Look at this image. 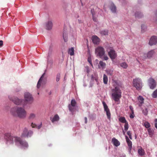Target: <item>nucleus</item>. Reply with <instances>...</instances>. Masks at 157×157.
Instances as JSON below:
<instances>
[{
    "instance_id": "51",
    "label": "nucleus",
    "mask_w": 157,
    "mask_h": 157,
    "mask_svg": "<svg viewBox=\"0 0 157 157\" xmlns=\"http://www.w3.org/2000/svg\"><path fill=\"white\" fill-rule=\"evenodd\" d=\"M93 19L94 21H95V22L97 21L96 18V17H94V16H93Z\"/></svg>"
},
{
    "instance_id": "37",
    "label": "nucleus",
    "mask_w": 157,
    "mask_h": 157,
    "mask_svg": "<svg viewBox=\"0 0 157 157\" xmlns=\"http://www.w3.org/2000/svg\"><path fill=\"white\" fill-rule=\"evenodd\" d=\"M124 130L125 131H127L128 130V122L125 123L124 125Z\"/></svg>"
},
{
    "instance_id": "49",
    "label": "nucleus",
    "mask_w": 157,
    "mask_h": 157,
    "mask_svg": "<svg viewBox=\"0 0 157 157\" xmlns=\"http://www.w3.org/2000/svg\"><path fill=\"white\" fill-rule=\"evenodd\" d=\"M3 45V42L2 40H0V47H2Z\"/></svg>"
},
{
    "instance_id": "46",
    "label": "nucleus",
    "mask_w": 157,
    "mask_h": 157,
    "mask_svg": "<svg viewBox=\"0 0 157 157\" xmlns=\"http://www.w3.org/2000/svg\"><path fill=\"white\" fill-rule=\"evenodd\" d=\"M155 127L157 129V119H155Z\"/></svg>"
},
{
    "instance_id": "47",
    "label": "nucleus",
    "mask_w": 157,
    "mask_h": 157,
    "mask_svg": "<svg viewBox=\"0 0 157 157\" xmlns=\"http://www.w3.org/2000/svg\"><path fill=\"white\" fill-rule=\"evenodd\" d=\"M134 112L133 113H132L130 115L129 117L131 118H133L134 117Z\"/></svg>"
},
{
    "instance_id": "28",
    "label": "nucleus",
    "mask_w": 157,
    "mask_h": 157,
    "mask_svg": "<svg viewBox=\"0 0 157 157\" xmlns=\"http://www.w3.org/2000/svg\"><path fill=\"white\" fill-rule=\"evenodd\" d=\"M75 106H71V105H68V107L69 108V109L70 111L71 112L72 114V115H74V112L75 109L74 107Z\"/></svg>"
},
{
    "instance_id": "53",
    "label": "nucleus",
    "mask_w": 157,
    "mask_h": 157,
    "mask_svg": "<svg viewBox=\"0 0 157 157\" xmlns=\"http://www.w3.org/2000/svg\"><path fill=\"white\" fill-rule=\"evenodd\" d=\"M84 119L85 120V123L86 124L87 123V118L86 117H85L84 118Z\"/></svg>"
},
{
    "instance_id": "22",
    "label": "nucleus",
    "mask_w": 157,
    "mask_h": 157,
    "mask_svg": "<svg viewBox=\"0 0 157 157\" xmlns=\"http://www.w3.org/2000/svg\"><path fill=\"white\" fill-rule=\"evenodd\" d=\"M68 53L71 56H72L74 54V48H70L68 51Z\"/></svg>"
},
{
    "instance_id": "43",
    "label": "nucleus",
    "mask_w": 157,
    "mask_h": 157,
    "mask_svg": "<svg viewBox=\"0 0 157 157\" xmlns=\"http://www.w3.org/2000/svg\"><path fill=\"white\" fill-rule=\"evenodd\" d=\"M88 61L90 63V64L92 66V64L91 62V59L90 57H88L87 59Z\"/></svg>"
},
{
    "instance_id": "12",
    "label": "nucleus",
    "mask_w": 157,
    "mask_h": 157,
    "mask_svg": "<svg viewBox=\"0 0 157 157\" xmlns=\"http://www.w3.org/2000/svg\"><path fill=\"white\" fill-rule=\"evenodd\" d=\"M125 139L126 142L127 143L128 146L129 147L128 150L130 152L132 149V144L131 141L129 139L128 137L127 136H125Z\"/></svg>"
},
{
    "instance_id": "7",
    "label": "nucleus",
    "mask_w": 157,
    "mask_h": 157,
    "mask_svg": "<svg viewBox=\"0 0 157 157\" xmlns=\"http://www.w3.org/2000/svg\"><path fill=\"white\" fill-rule=\"evenodd\" d=\"M33 132L31 130H28L26 128H25L23 130L21 134L22 137H31L33 135Z\"/></svg>"
},
{
    "instance_id": "13",
    "label": "nucleus",
    "mask_w": 157,
    "mask_h": 157,
    "mask_svg": "<svg viewBox=\"0 0 157 157\" xmlns=\"http://www.w3.org/2000/svg\"><path fill=\"white\" fill-rule=\"evenodd\" d=\"M92 41L94 44H98L100 41V39L97 36H94L92 37Z\"/></svg>"
},
{
    "instance_id": "35",
    "label": "nucleus",
    "mask_w": 157,
    "mask_h": 157,
    "mask_svg": "<svg viewBox=\"0 0 157 157\" xmlns=\"http://www.w3.org/2000/svg\"><path fill=\"white\" fill-rule=\"evenodd\" d=\"M35 114L33 113H31L30 114L29 117V118L30 119H33L35 118Z\"/></svg>"
},
{
    "instance_id": "55",
    "label": "nucleus",
    "mask_w": 157,
    "mask_h": 157,
    "mask_svg": "<svg viewBox=\"0 0 157 157\" xmlns=\"http://www.w3.org/2000/svg\"><path fill=\"white\" fill-rule=\"evenodd\" d=\"M40 128V127H38V128Z\"/></svg>"
},
{
    "instance_id": "6",
    "label": "nucleus",
    "mask_w": 157,
    "mask_h": 157,
    "mask_svg": "<svg viewBox=\"0 0 157 157\" xmlns=\"http://www.w3.org/2000/svg\"><path fill=\"white\" fill-rule=\"evenodd\" d=\"M105 53L104 48L102 47L99 46L95 49V54L97 56L101 58L104 55Z\"/></svg>"
},
{
    "instance_id": "48",
    "label": "nucleus",
    "mask_w": 157,
    "mask_h": 157,
    "mask_svg": "<svg viewBox=\"0 0 157 157\" xmlns=\"http://www.w3.org/2000/svg\"><path fill=\"white\" fill-rule=\"evenodd\" d=\"M146 26H145L144 25H141V29H146Z\"/></svg>"
},
{
    "instance_id": "16",
    "label": "nucleus",
    "mask_w": 157,
    "mask_h": 157,
    "mask_svg": "<svg viewBox=\"0 0 157 157\" xmlns=\"http://www.w3.org/2000/svg\"><path fill=\"white\" fill-rule=\"evenodd\" d=\"M112 141L113 145L116 147H117L120 145V142L115 138H112Z\"/></svg>"
},
{
    "instance_id": "44",
    "label": "nucleus",
    "mask_w": 157,
    "mask_h": 157,
    "mask_svg": "<svg viewBox=\"0 0 157 157\" xmlns=\"http://www.w3.org/2000/svg\"><path fill=\"white\" fill-rule=\"evenodd\" d=\"M129 108L130 109V110L131 111L132 113H134V110H133V107H132V106L131 105H130L129 106Z\"/></svg>"
},
{
    "instance_id": "17",
    "label": "nucleus",
    "mask_w": 157,
    "mask_h": 157,
    "mask_svg": "<svg viewBox=\"0 0 157 157\" xmlns=\"http://www.w3.org/2000/svg\"><path fill=\"white\" fill-rule=\"evenodd\" d=\"M59 119V117L58 114H56L53 118H51L50 120L52 123L58 121Z\"/></svg>"
},
{
    "instance_id": "25",
    "label": "nucleus",
    "mask_w": 157,
    "mask_h": 157,
    "mask_svg": "<svg viewBox=\"0 0 157 157\" xmlns=\"http://www.w3.org/2000/svg\"><path fill=\"white\" fill-rule=\"evenodd\" d=\"M101 35H108V30H104L100 31V32Z\"/></svg>"
},
{
    "instance_id": "42",
    "label": "nucleus",
    "mask_w": 157,
    "mask_h": 157,
    "mask_svg": "<svg viewBox=\"0 0 157 157\" xmlns=\"http://www.w3.org/2000/svg\"><path fill=\"white\" fill-rule=\"evenodd\" d=\"M60 78V74H58L56 76V81L58 82Z\"/></svg>"
},
{
    "instance_id": "33",
    "label": "nucleus",
    "mask_w": 157,
    "mask_h": 157,
    "mask_svg": "<svg viewBox=\"0 0 157 157\" xmlns=\"http://www.w3.org/2000/svg\"><path fill=\"white\" fill-rule=\"evenodd\" d=\"M120 66L124 68H126L128 67L127 64L125 62L121 63L120 64Z\"/></svg>"
},
{
    "instance_id": "26",
    "label": "nucleus",
    "mask_w": 157,
    "mask_h": 157,
    "mask_svg": "<svg viewBox=\"0 0 157 157\" xmlns=\"http://www.w3.org/2000/svg\"><path fill=\"white\" fill-rule=\"evenodd\" d=\"M105 71L108 75L112 76L113 75V71L112 69H108L106 70Z\"/></svg>"
},
{
    "instance_id": "39",
    "label": "nucleus",
    "mask_w": 157,
    "mask_h": 157,
    "mask_svg": "<svg viewBox=\"0 0 157 157\" xmlns=\"http://www.w3.org/2000/svg\"><path fill=\"white\" fill-rule=\"evenodd\" d=\"M106 112V115L107 117V118L109 119H110L111 118V113L110 112V111H107Z\"/></svg>"
},
{
    "instance_id": "15",
    "label": "nucleus",
    "mask_w": 157,
    "mask_h": 157,
    "mask_svg": "<svg viewBox=\"0 0 157 157\" xmlns=\"http://www.w3.org/2000/svg\"><path fill=\"white\" fill-rule=\"evenodd\" d=\"M52 23L51 21H48L46 23V28L48 30H50L52 29Z\"/></svg>"
},
{
    "instance_id": "32",
    "label": "nucleus",
    "mask_w": 157,
    "mask_h": 157,
    "mask_svg": "<svg viewBox=\"0 0 157 157\" xmlns=\"http://www.w3.org/2000/svg\"><path fill=\"white\" fill-rule=\"evenodd\" d=\"M76 104V102L74 99H72L71 101V103L70 104H69L68 105H71L75 106Z\"/></svg>"
},
{
    "instance_id": "54",
    "label": "nucleus",
    "mask_w": 157,
    "mask_h": 157,
    "mask_svg": "<svg viewBox=\"0 0 157 157\" xmlns=\"http://www.w3.org/2000/svg\"><path fill=\"white\" fill-rule=\"evenodd\" d=\"M51 94V92H49V95H50V94Z\"/></svg>"
},
{
    "instance_id": "38",
    "label": "nucleus",
    "mask_w": 157,
    "mask_h": 157,
    "mask_svg": "<svg viewBox=\"0 0 157 157\" xmlns=\"http://www.w3.org/2000/svg\"><path fill=\"white\" fill-rule=\"evenodd\" d=\"M152 97L154 98L157 97V89L153 92L152 94Z\"/></svg>"
},
{
    "instance_id": "34",
    "label": "nucleus",
    "mask_w": 157,
    "mask_h": 157,
    "mask_svg": "<svg viewBox=\"0 0 157 157\" xmlns=\"http://www.w3.org/2000/svg\"><path fill=\"white\" fill-rule=\"evenodd\" d=\"M144 125L146 128H148L150 127V124L147 121H146L144 122Z\"/></svg>"
},
{
    "instance_id": "5",
    "label": "nucleus",
    "mask_w": 157,
    "mask_h": 157,
    "mask_svg": "<svg viewBox=\"0 0 157 157\" xmlns=\"http://www.w3.org/2000/svg\"><path fill=\"white\" fill-rule=\"evenodd\" d=\"M107 51L108 52V55L112 60L115 59L117 56V54L115 51L112 47H108Z\"/></svg>"
},
{
    "instance_id": "23",
    "label": "nucleus",
    "mask_w": 157,
    "mask_h": 157,
    "mask_svg": "<svg viewBox=\"0 0 157 157\" xmlns=\"http://www.w3.org/2000/svg\"><path fill=\"white\" fill-rule=\"evenodd\" d=\"M147 131L150 137H152L154 134L153 130L151 128H149L147 129Z\"/></svg>"
},
{
    "instance_id": "2",
    "label": "nucleus",
    "mask_w": 157,
    "mask_h": 157,
    "mask_svg": "<svg viewBox=\"0 0 157 157\" xmlns=\"http://www.w3.org/2000/svg\"><path fill=\"white\" fill-rule=\"evenodd\" d=\"M4 138L7 141L10 142L11 144H13L14 141L16 144H19L23 147L27 148L28 147V144L26 141L23 140L20 137L13 136L10 133H6L5 135Z\"/></svg>"
},
{
    "instance_id": "3",
    "label": "nucleus",
    "mask_w": 157,
    "mask_h": 157,
    "mask_svg": "<svg viewBox=\"0 0 157 157\" xmlns=\"http://www.w3.org/2000/svg\"><path fill=\"white\" fill-rule=\"evenodd\" d=\"M11 113L14 116H17L21 118H24L26 116L27 113L24 108L21 107H15L11 109Z\"/></svg>"
},
{
    "instance_id": "40",
    "label": "nucleus",
    "mask_w": 157,
    "mask_h": 157,
    "mask_svg": "<svg viewBox=\"0 0 157 157\" xmlns=\"http://www.w3.org/2000/svg\"><path fill=\"white\" fill-rule=\"evenodd\" d=\"M63 39H64V41L65 42L67 41V35H66V33L65 34L64 33H63Z\"/></svg>"
},
{
    "instance_id": "52",
    "label": "nucleus",
    "mask_w": 157,
    "mask_h": 157,
    "mask_svg": "<svg viewBox=\"0 0 157 157\" xmlns=\"http://www.w3.org/2000/svg\"><path fill=\"white\" fill-rule=\"evenodd\" d=\"M91 13H92V15L93 16H94V10H91Z\"/></svg>"
},
{
    "instance_id": "4",
    "label": "nucleus",
    "mask_w": 157,
    "mask_h": 157,
    "mask_svg": "<svg viewBox=\"0 0 157 157\" xmlns=\"http://www.w3.org/2000/svg\"><path fill=\"white\" fill-rule=\"evenodd\" d=\"M133 86L137 90H140L142 87V82L141 79L139 78L133 79Z\"/></svg>"
},
{
    "instance_id": "8",
    "label": "nucleus",
    "mask_w": 157,
    "mask_h": 157,
    "mask_svg": "<svg viewBox=\"0 0 157 157\" xmlns=\"http://www.w3.org/2000/svg\"><path fill=\"white\" fill-rule=\"evenodd\" d=\"M24 98L25 101L27 103L31 104L33 101V98L29 93L26 92L24 94Z\"/></svg>"
},
{
    "instance_id": "19",
    "label": "nucleus",
    "mask_w": 157,
    "mask_h": 157,
    "mask_svg": "<svg viewBox=\"0 0 157 157\" xmlns=\"http://www.w3.org/2000/svg\"><path fill=\"white\" fill-rule=\"evenodd\" d=\"M138 152L140 155L141 156H143L145 154L144 151L141 147H140V148L138 149Z\"/></svg>"
},
{
    "instance_id": "31",
    "label": "nucleus",
    "mask_w": 157,
    "mask_h": 157,
    "mask_svg": "<svg viewBox=\"0 0 157 157\" xmlns=\"http://www.w3.org/2000/svg\"><path fill=\"white\" fill-rule=\"evenodd\" d=\"M103 82L105 84H106L107 83L108 78L107 76L105 74H104L103 75Z\"/></svg>"
},
{
    "instance_id": "50",
    "label": "nucleus",
    "mask_w": 157,
    "mask_h": 157,
    "mask_svg": "<svg viewBox=\"0 0 157 157\" xmlns=\"http://www.w3.org/2000/svg\"><path fill=\"white\" fill-rule=\"evenodd\" d=\"M31 126L32 127V128H34L36 127V125H35V124H33V123H32L31 124Z\"/></svg>"
},
{
    "instance_id": "18",
    "label": "nucleus",
    "mask_w": 157,
    "mask_h": 157,
    "mask_svg": "<svg viewBox=\"0 0 157 157\" xmlns=\"http://www.w3.org/2000/svg\"><path fill=\"white\" fill-rule=\"evenodd\" d=\"M45 74V73H44L43 74V75L41 76V77L39 79L37 85V88H39L40 86L41 83L42 82V81L43 80V78H44V76Z\"/></svg>"
},
{
    "instance_id": "29",
    "label": "nucleus",
    "mask_w": 157,
    "mask_h": 157,
    "mask_svg": "<svg viewBox=\"0 0 157 157\" xmlns=\"http://www.w3.org/2000/svg\"><path fill=\"white\" fill-rule=\"evenodd\" d=\"M119 120L122 123H125L127 122L125 118L124 117H121L119 118Z\"/></svg>"
},
{
    "instance_id": "24",
    "label": "nucleus",
    "mask_w": 157,
    "mask_h": 157,
    "mask_svg": "<svg viewBox=\"0 0 157 157\" xmlns=\"http://www.w3.org/2000/svg\"><path fill=\"white\" fill-rule=\"evenodd\" d=\"M102 103L104 106L105 111L106 112L107 111H110L109 109L108 108V107L106 104L105 103L104 101H103Z\"/></svg>"
},
{
    "instance_id": "1",
    "label": "nucleus",
    "mask_w": 157,
    "mask_h": 157,
    "mask_svg": "<svg viewBox=\"0 0 157 157\" xmlns=\"http://www.w3.org/2000/svg\"><path fill=\"white\" fill-rule=\"evenodd\" d=\"M113 86L114 88L112 90V99L115 101H119L121 97V92L119 88L121 84L120 81L113 80L112 82Z\"/></svg>"
},
{
    "instance_id": "27",
    "label": "nucleus",
    "mask_w": 157,
    "mask_h": 157,
    "mask_svg": "<svg viewBox=\"0 0 157 157\" xmlns=\"http://www.w3.org/2000/svg\"><path fill=\"white\" fill-rule=\"evenodd\" d=\"M135 16L136 17L140 18L143 16V15L140 12H136L135 13Z\"/></svg>"
},
{
    "instance_id": "45",
    "label": "nucleus",
    "mask_w": 157,
    "mask_h": 157,
    "mask_svg": "<svg viewBox=\"0 0 157 157\" xmlns=\"http://www.w3.org/2000/svg\"><path fill=\"white\" fill-rule=\"evenodd\" d=\"M103 56V59L105 60H107L109 59L108 56H107L105 55V54L104 55V56Z\"/></svg>"
},
{
    "instance_id": "36",
    "label": "nucleus",
    "mask_w": 157,
    "mask_h": 157,
    "mask_svg": "<svg viewBox=\"0 0 157 157\" xmlns=\"http://www.w3.org/2000/svg\"><path fill=\"white\" fill-rule=\"evenodd\" d=\"M142 112L144 115L146 116L147 115L148 111L147 108H145L144 109H143L142 111Z\"/></svg>"
},
{
    "instance_id": "9",
    "label": "nucleus",
    "mask_w": 157,
    "mask_h": 157,
    "mask_svg": "<svg viewBox=\"0 0 157 157\" xmlns=\"http://www.w3.org/2000/svg\"><path fill=\"white\" fill-rule=\"evenodd\" d=\"M148 85L150 89H153L156 86L155 80L152 78H150L148 80Z\"/></svg>"
},
{
    "instance_id": "14",
    "label": "nucleus",
    "mask_w": 157,
    "mask_h": 157,
    "mask_svg": "<svg viewBox=\"0 0 157 157\" xmlns=\"http://www.w3.org/2000/svg\"><path fill=\"white\" fill-rule=\"evenodd\" d=\"M139 102L138 104L139 106H141L144 103V98L141 96H139L138 98Z\"/></svg>"
},
{
    "instance_id": "21",
    "label": "nucleus",
    "mask_w": 157,
    "mask_h": 157,
    "mask_svg": "<svg viewBox=\"0 0 157 157\" xmlns=\"http://www.w3.org/2000/svg\"><path fill=\"white\" fill-rule=\"evenodd\" d=\"M154 54V52L152 50L149 51L147 54H145L144 56H147V57L148 58H150L151 57L153 54Z\"/></svg>"
},
{
    "instance_id": "41",
    "label": "nucleus",
    "mask_w": 157,
    "mask_h": 157,
    "mask_svg": "<svg viewBox=\"0 0 157 157\" xmlns=\"http://www.w3.org/2000/svg\"><path fill=\"white\" fill-rule=\"evenodd\" d=\"M127 134L129 136V137L130 139L132 140V133L131 132L129 131H128L127 132Z\"/></svg>"
},
{
    "instance_id": "11",
    "label": "nucleus",
    "mask_w": 157,
    "mask_h": 157,
    "mask_svg": "<svg viewBox=\"0 0 157 157\" xmlns=\"http://www.w3.org/2000/svg\"><path fill=\"white\" fill-rule=\"evenodd\" d=\"M157 43V36H152L149 41V44L151 45L155 44Z\"/></svg>"
},
{
    "instance_id": "30",
    "label": "nucleus",
    "mask_w": 157,
    "mask_h": 157,
    "mask_svg": "<svg viewBox=\"0 0 157 157\" xmlns=\"http://www.w3.org/2000/svg\"><path fill=\"white\" fill-rule=\"evenodd\" d=\"M99 64L102 69H104L105 68L106 64L105 63L103 62L102 61H100L99 62Z\"/></svg>"
},
{
    "instance_id": "10",
    "label": "nucleus",
    "mask_w": 157,
    "mask_h": 157,
    "mask_svg": "<svg viewBox=\"0 0 157 157\" xmlns=\"http://www.w3.org/2000/svg\"><path fill=\"white\" fill-rule=\"evenodd\" d=\"M10 100L12 101L14 104L17 105H21L22 104V100L17 97L10 98Z\"/></svg>"
},
{
    "instance_id": "20",
    "label": "nucleus",
    "mask_w": 157,
    "mask_h": 157,
    "mask_svg": "<svg viewBox=\"0 0 157 157\" xmlns=\"http://www.w3.org/2000/svg\"><path fill=\"white\" fill-rule=\"evenodd\" d=\"M110 9L113 13H115L116 12V8L113 4L112 3L111 4Z\"/></svg>"
}]
</instances>
